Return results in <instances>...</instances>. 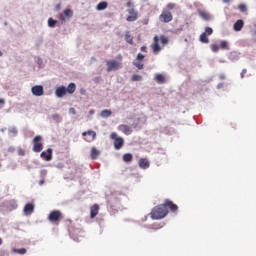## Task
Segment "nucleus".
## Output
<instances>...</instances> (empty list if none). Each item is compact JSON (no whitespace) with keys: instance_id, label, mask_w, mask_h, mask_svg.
Wrapping results in <instances>:
<instances>
[{"instance_id":"f257e3e1","label":"nucleus","mask_w":256,"mask_h":256,"mask_svg":"<svg viewBox=\"0 0 256 256\" xmlns=\"http://www.w3.org/2000/svg\"><path fill=\"white\" fill-rule=\"evenodd\" d=\"M169 209L172 211V213H175L179 207L173 203L171 200H165L163 204H160L158 206H155L150 215L151 219H165L167 215H169Z\"/></svg>"},{"instance_id":"c85d7f7f","label":"nucleus","mask_w":256,"mask_h":256,"mask_svg":"<svg viewBox=\"0 0 256 256\" xmlns=\"http://www.w3.org/2000/svg\"><path fill=\"white\" fill-rule=\"evenodd\" d=\"M64 15H65V17H67L68 19L71 18V17H73V10H71V9H66V10H64Z\"/></svg>"},{"instance_id":"a211bd4d","label":"nucleus","mask_w":256,"mask_h":256,"mask_svg":"<svg viewBox=\"0 0 256 256\" xmlns=\"http://www.w3.org/2000/svg\"><path fill=\"white\" fill-rule=\"evenodd\" d=\"M75 89H77V85H75V83H70L66 88V93H69V95H73V93H75Z\"/></svg>"},{"instance_id":"864d4df0","label":"nucleus","mask_w":256,"mask_h":256,"mask_svg":"<svg viewBox=\"0 0 256 256\" xmlns=\"http://www.w3.org/2000/svg\"><path fill=\"white\" fill-rule=\"evenodd\" d=\"M61 21H65V18L63 16L61 17Z\"/></svg>"},{"instance_id":"f03ea898","label":"nucleus","mask_w":256,"mask_h":256,"mask_svg":"<svg viewBox=\"0 0 256 256\" xmlns=\"http://www.w3.org/2000/svg\"><path fill=\"white\" fill-rule=\"evenodd\" d=\"M159 42L162 43V45H167L169 43V38L165 35L154 36L153 43L151 44V49L155 55L161 52V46L159 45Z\"/></svg>"},{"instance_id":"09e8293b","label":"nucleus","mask_w":256,"mask_h":256,"mask_svg":"<svg viewBox=\"0 0 256 256\" xmlns=\"http://www.w3.org/2000/svg\"><path fill=\"white\" fill-rule=\"evenodd\" d=\"M224 3H230L231 0H223Z\"/></svg>"},{"instance_id":"7ed1b4c3","label":"nucleus","mask_w":256,"mask_h":256,"mask_svg":"<svg viewBox=\"0 0 256 256\" xmlns=\"http://www.w3.org/2000/svg\"><path fill=\"white\" fill-rule=\"evenodd\" d=\"M63 219V213L60 210H53L48 215V221L50 223H55L56 225H59V221H62Z\"/></svg>"},{"instance_id":"c756f323","label":"nucleus","mask_w":256,"mask_h":256,"mask_svg":"<svg viewBox=\"0 0 256 256\" xmlns=\"http://www.w3.org/2000/svg\"><path fill=\"white\" fill-rule=\"evenodd\" d=\"M238 9H239V11H240L241 13H247V5H245V4H240V5L238 6Z\"/></svg>"},{"instance_id":"39448f33","label":"nucleus","mask_w":256,"mask_h":256,"mask_svg":"<svg viewBox=\"0 0 256 256\" xmlns=\"http://www.w3.org/2000/svg\"><path fill=\"white\" fill-rule=\"evenodd\" d=\"M110 138L114 141V148L117 150L121 149L125 144V140H123L121 137H118L117 133L115 132L111 133Z\"/></svg>"},{"instance_id":"37998d69","label":"nucleus","mask_w":256,"mask_h":256,"mask_svg":"<svg viewBox=\"0 0 256 256\" xmlns=\"http://www.w3.org/2000/svg\"><path fill=\"white\" fill-rule=\"evenodd\" d=\"M0 105H5V99L0 98Z\"/></svg>"},{"instance_id":"c9c22d12","label":"nucleus","mask_w":256,"mask_h":256,"mask_svg":"<svg viewBox=\"0 0 256 256\" xmlns=\"http://www.w3.org/2000/svg\"><path fill=\"white\" fill-rule=\"evenodd\" d=\"M175 7H177V4H175V3H168L167 4V9L173 10Z\"/></svg>"},{"instance_id":"a19ab883","label":"nucleus","mask_w":256,"mask_h":256,"mask_svg":"<svg viewBox=\"0 0 256 256\" xmlns=\"http://www.w3.org/2000/svg\"><path fill=\"white\" fill-rule=\"evenodd\" d=\"M70 113H72V115H76L77 111H75V108H70L69 109Z\"/></svg>"},{"instance_id":"7c9ffc66","label":"nucleus","mask_w":256,"mask_h":256,"mask_svg":"<svg viewBox=\"0 0 256 256\" xmlns=\"http://www.w3.org/2000/svg\"><path fill=\"white\" fill-rule=\"evenodd\" d=\"M14 253H19L20 255H25V253H27V249H25V248L14 249Z\"/></svg>"},{"instance_id":"f704fd0d","label":"nucleus","mask_w":256,"mask_h":256,"mask_svg":"<svg viewBox=\"0 0 256 256\" xmlns=\"http://www.w3.org/2000/svg\"><path fill=\"white\" fill-rule=\"evenodd\" d=\"M133 65L137 67V69H143L144 64L141 62H133Z\"/></svg>"},{"instance_id":"9d476101","label":"nucleus","mask_w":256,"mask_h":256,"mask_svg":"<svg viewBox=\"0 0 256 256\" xmlns=\"http://www.w3.org/2000/svg\"><path fill=\"white\" fill-rule=\"evenodd\" d=\"M40 157L45 159V161H51V159H53V149L48 148L47 152H41Z\"/></svg>"},{"instance_id":"4d7b16f0","label":"nucleus","mask_w":256,"mask_h":256,"mask_svg":"<svg viewBox=\"0 0 256 256\" xmlns=\"http://www.w3.org/2000/svg\"><path fill=\"white\" fill-rule=\"evenodd\" d=\"M90 113H91V115H93V110H92V111H90Z\"/></svg>"},{"instance_id":"aec40b11","label":"nucleus","mask_w":256,"mask_h":256,"mask_svg":"<svg viewBox=\"0 0 256 256\" xmlns=\"http://www.w3.org/2000/svg\"><path fill=\"white\" fill-rule=\"evenodd\" d=\"M107 7H109V4L105 1H102L97 5L96 9L97 11H104V9H107Z\"/></svg>"},{"instance_id":"f8f14e48","label":"nucleus","mask_w":256,"mask_h":256,"mask_svg":"<svg viewBox=\"0 0 256 256\" xmlns=\"http://www.w3.org/2000/svg\"><path fill=\"white\" fill-rule=\"evenodd\" d=\"M34 211H35L34 203H27L24 206V215H32Z\"/></svg>"},{"instance_id":"6e6552de","label":"nucleus","mask_w":256,"mask_h":256,"mask_svg":"<svg viewBox=\"0 0 256 256\" xmlns=\"http://www.w3.org/2000/svg\"><path fill=\"white\" fill-rule=\"evenodd\" d=\"M129 16L126 18V20L131 23L133 21H137L139 17V13L135 10V8H129L128 10Z\"/></svg>"},{"instance_id":"4468645a","label":"nucleus","mask_w":256,"mask_h":256,"mask_svg":"<svg viewBox=\"0 0 256 256\" xmlns=\"http://www.w3.org/2000/svg\"><path fill=\"white\" fill-rule=\"evenodd\" d=\"M96 215H99V204H94L90 208V217H91V219H95Z\"/></svg>"},{"instance_id":"a18cd8bd","label":"nucleus","mask_w":256,"mask_h":256,"mask_svg":"<svg viewBox=\"0 0 256 256\" xmlns=\"http://www.w3.org/2000/svg\"><path fill=\"white\" fill-rule=\"evenodd\" d=\"M52 117H53V119H59L60 116H59V114H54Z\"/></svg>"},{"instance_id":"dca6fc26","label":"nucleus","mask_w":256,"mask_h":256,"mask_svg":"<svg viewBox=\"0 0 256 256\" xmlns=\"http://www.w3.org/2000/svg\"><path fill=\"white\" fill-rule=\"evenodd\" d=\"M244 26H245V22L239 19L234 23L233 29L234 31H241V29H243Z\"/></svg>"},{"instance_id":"423d86ee","label":"nucleus","mask_w":256,"mask_h":256,"mask_svg":"<svg viewBox=\"0 0 256 256\" xmlns=\"http://www.w3.org/2000/svg\"><path fill=\"white\" fill-rule=\"evenodd\" d=\"M159 18L162 23H171L173 21V14L169 10H163Z\"/></svg>"},{"instance_id":"2eb2a0df","label":"nucleus","mask_w":256,"mask_h":256,"mask_svg":"<svg viewBox=\"0 0 256 256\" xmlns=\"http://www.w3.org/2000/svg\"><path fill=\"white\" fill-rule=\"evenodd\" d=\"M138 165L140 167V169H149V160L147 158H141L139 161H138Z\"/></svg>"},{"instance_id":"c03bdc74","label":"nucleus","mask_w":256,"mask_h":256,"mask_svg":"<svg viewBox=\"0 0 256 256\" xmlns=\"http://www.w3.org/2000/svg\"><path fill=\"white\" fill-rule=\"evenodd\" d=\"M245 73H247V70H242V73H241V77L243 78L244 77V75H245Z\"/></svg>"},{"instance_id":"2f4dec72","label":"nucleus","mask_w":256,"mask_h":256,"mask_svg":"<svg viewBox=\"0 0 256 256\" xmlns=\"http://www.w3.org/2000/svg\"><path fill=\"white\" fill-rule=\"evenodd\" d=\"M206 36L208 35H213V28L211 27H206L205 31L203 32Z\"/></svg>"},{"instance_id":"f3484780","label":"nucleus","mask_w":256,"mask_h":256,"mask_svg":"<svg viewBox=\"0 0 256 256\" xmlns=\"http://www.w3.org/2000/svg\"><path fill=\"white\" fill-rule=\"evenodd\" d=\"M198 14L204 21H209L211 19V14L206 11L199 10Z\"/></svg>"},{"instance_id":"e433bc0d","label":"nucleus","mask_w":256,"mask_h":256,"mask_svg":"<svg viewBox=\"0 0 256 256\" xmlns=\"http://www.w3.org/2000/svg\"><path fill=\"white\" fill-rule=\"evenodd\" d=\"M9 133H12V135H17L18 131L16 127H12L9 129Z\"/></svg>"},{"instance_id":"20e7f679","label":"nucleus","mask_w":256,"mask_h":256,"mask_svg":"<svg viewBox=\"0 0 256 256\" xmlns=\"http://www.w3.org/2000/svg\"><path fill=\"white\" fill-rule=\"evenodd\" d=\"M41 141H43V137H41V136L34 137V139H33L34 153H41L43 151V143H41Z\"/></svg>"},{"instance_id":"3c124183","label":"nucleus","mask_w":256,"mask_h":256,"mask_svg":"<svg viewBox=\"0 0 256 256\" xmlns=\"http://www.w3.org/2000/svg\"><path fill=\"white\" fill-rule=\"evenodd\" d=\"M0 245H3V239L0 238Z\"/></svg>"},{"instance_id":"cd10ccee","label":"nucleus","mask_w":256,"mask_h":256,"mask_svg":"<svg viewBox=\"0 0 256 256\" xmlns=\"http://www.w3.org/2000/svg\"><path fill=\"white\" fill-rule=\"evenodd\" d=\"M112 114L113 112H111V110H103L101 112V117H111Z\"/></svg>"},{"instance_id":"1a4fd4ad","label":"nucleus","mask_w":256,"mask_h":256,"mask_svg":"<svg viewBox=\"0 0 256 256\" xmlns=\"http://www.w3.org/2000/svg\"><path fill=\"white\" fill-rule=\"evenodd\" d=\"M31 91L32 94L35 95V97H41L45 93L42 85L33 86Z\"/></svg>"},{"instance_id":"393cba45","label":"nucleus","mask_w":256,"mask_h":256,"mask_svg":"<svg viewBox=\"0 0 256 256\" xmlns=\"http://www.w3.org/2000/svg\"><path fill=\"white\" fill-rule=\"evenodd\" d=\"M220 49H223V50H229V42L227 41H222L221 44H220Z\"/></svg>"},{"instance_id":"473e14b6","label":"nucleus","mask_w":256,"mask_h":256,"mask_svg":"<svg viewBox=\"0 0 256 256\" xmlns=\"http://www.w3.org/2000/svg\"><path fill=\"white\" fill-rule=\"evenodd\" d=\"M132 81H141V79H143V77L139 74H134L131 77Z\"/></svg>"},{"instance_id":"6ab92c4d","label":"nucleus","mask_w":256,"mask_h":256,"mask_svg":"<svg viewBox=\"0 0 256 256\" xmlns=\"http://www.w3.org/2000/svg\"><path fill=\"white\" fill-rule=\"evenodd\" d=\"M99 155H101V152L99 150H97V148L92 147V149H91V159L95 160L99 157Z\"/></svg>"},{"instance_id":"6e6d98bb","label":"nucleus","mask_w":256,"mask_h":256,"mask_svg":"<svg viewBox=\"0 0 256 256\" xmlns=\"http://www.w3.org/2000/svg\"><path fill=\"white\" fill-rule=\"evenodd\" d=\"M221 79H225V76H221Z\"/></svg>"},{"instance_id":"9b49d317","label":"nucleus","mask_w":256,"mask_h":256,"mask_svg":"<svg viewBox=\"0 0 256 256\" xmlns=\"http://www.w3.org/2000/svg\"><path fill=\"white\" fill-rule=\"evenodd\" d=\"M55 95L58 98L65 97V95H67V87L60 86V87L56 88Z\"/></svg>"},{"instance_id":"4c0bfd02","label":"nucleus","mask_w":256,"mask_h":256,"mask_svg":"<svg viewBox=\"0 0 256 256\" xmlns=\"http://www.w3.org/2000/svg\"><path fill=\"white\" fill-rule=\"evenodd\" d=\"M137 61H143V59H145V55L139 53L136 57Z\"/></svg>"},{"instance_id":"ea45409f","label":"nucleus","mask_w":256,"mask_h":256,"mask_svg":"<svg viewBox=\"0 0 256 256\" xmlns=\"http://www.w3.org/2000/svg\"><path fill=\"white\" fill-rule=\"evenodd\" d=\"M127 7H129V9H132L133 8V2L129 1L127 2Z\"/></svg>"},{"instance_id":"49530a36","label":"nucleus","mask_w":256,"mask_h":256,"mask_svg":"<svg viewBox=\"0 0 256 256\" xmlns=\"http://www.w3.org/2000/svg\"><path fill=\"white\" fill-rule=\"evenodd\" d=\"M56 9H57V11H59V10L61 9V5L58 4V5L56 6Z\"/></svg>"},{"instance_id":"b1692460","label":"nucleus","mask_w":256,"mask_h":256,"mask_svg":"<svg viewBox=\"0 0 256 256\" xmlns=\"http://www.w3.org/2000/svg\"><path fill=\"white\" fill-rule=\"evenodd\" d=\"M155 79L158 83H165V76L163 74H157Z\"/></svg>"},{"instance_id":"603ef678","label":"nucleus","mask_w":256,"mask_h":256,"mask_svg":"<svg viewBox=\"0 0 256 256\" xmlns=\"http://www.w3.org/2000/svg\"><path fill=\"white\" fill-rule=\"evenodd\" d=\"M0 57H3V52H1V50H0Z\"/></svg>"},{"instance_id":"de8ad7c7","label":"nucleus","mask_w":256,"mask_h":256,"mask_svg":"<svg viewBox=\"0 0 256 256\" xmlns=\"http://www.w3.org/2000/svg\"><path fill=\"white\" fill-rule=\"evenodd\" d=\"M9 151H10L11 153H13V151H15V149H14V148H9Z\"/></svg>"},{"instance_id":"58836bf2","label":"nucleus","mask_w":256,"mask_h":256,"mask_svg":"<svg viewBox=\"0 0 256 256\" xmlns=\"http://www.w3.org/2000/svg\"><path fill=\"white\" fill-rule=\"evenodd\" d=\"M18 155H20L21 157H23V155H25V151L23 150V148L18 149Z\"/></svg>"},{"instance_id":"a878e982","label":"nucleus","mask_w":256,"mask_h":256,"mask_svg":"<svg viewBox=\"0 0 256 256\" xmlns=\"http://www.w3.org/2000/svg\"><path fill=\"white\" fill-rule=\"evenodd\" d=\"M57 25V20H54L53 18L48 19V27H55Z\"/></svg>"},{"instance_id":"5fc2aeb1","label":"nucleus","mask_w":256,"mask_h":256,"mask_svg":"<svg viewBox=\"0 0 256 256\" xmlns=\"http://www.w3.org/2000/svg\"><path fill=\"white\" fill-rule=\"evenodd\" d=\"M81 93H82V95H83V93H85V90H84V89H82V90H81Z\"/></svg>"},{"instance_id":"8fccbe9b","label":"nucleus","mask_w":256,"mask_h":256,"mask_svg":"<svg viewBox=\"0 0 256 256\" xmlns=\"http://www.w3.org/2000/svg\"><path fill=\"white\" fill-rule=\"evenodd\" d=\"M45 183V180L40 181V185H43Z\"/></svg>"},{"instance_id":"72a5a7b5","label":"nucleus","mask_w":256,"mask_h":256,"mask_svg":"<svg viewBox=\"0 0 256 256\" xmlns=\"http://www.w3.org/2000/svg\"><path fill=\"white\" fill-rule=\"evenodd\" d=\"M220 49V46L217 45V44H212L211 45V50L214 52V53H217V51H219Z\"/></svg>"},{"instance_id":"4be33fe9","label":"nucleus","mask_w":256,"mask_h":256,"mask_svg":"<svg viewBox=\"0 0 256 256\" xmlns=\"http://www.w3.org/2000/svg\"><path fill=\"white\" fill-rule=\"evenodd\" d=\"M124 39L129 43V45H133V36H131V32L127 31L125 33Z\"/></svg>"},{"instance_id":"5701e85b","label":"nucleus","mask_w":256,"mask_h":256,"mask_svg":"<svg viewBox=\"0 0 256 256\" xmlns=\"http://www.w3.org/2000/svg\"><path fill=\"white\" fill-rule=\"evenodd\" d=\"M82 135L83 137H87V135H90V137H92L93 140H95V138L97 137V133L93 130H89L88 132H83Z\"/></svg>"},{"instance_id":"bb28decb","label":"nucleus","mask_w":256,"mask_h":256,"mask_svg":"<svg viewBox=\"0 0 256 256\" xmlns=\"http://www.w3.org/2000/svg\"><path fill=\"white\" fill-rule=\"evenodd\" d=\"M201 43H209V38L204 34V32L200 35Z\"/></svg>"},{"instance_id":"79ce46f5","label":"nucleus","mask_w":256,"mask_h":256,"mask_svg":"<svg viewBox=\"0 0 256 256\" xmlns=\"http://www.w3.org/2000/svg\"><path fill=\"white\" fill-rule=\"evenodd\" d=\"M141 51H143V53H147V46H142Z\"/></svg>"},{"instance_id":"0eeeda50","label":"nucleus","mask_w":256,"mask_h":256,"mask_svg":"<svg viewBox=\"0 0 256 256\" xmlns=\"http://www.w3.org/2000/svg\"><path fill=\"white\" fill-rule=\"evenodd\" d=\"M107 65V71H117L118 69H121V63L115 60H108L106 61Z\"/></svg>"},{"instance_id":"ddd939ff","label":"nucleus","mask_w":256,"mask_h":256,"mask_svg":"<svg viewBox=\"0 0 256 256\" xmlns=\"http://www.w3.org/2000/svg\"><path fill=\"white\" fill-rule=\"evenodd\" d=\"M118 129H119V131L124 133V135H131V133H133V131L131 130V127H129V125L122 124L118 127Z\"/></svg>"},{"instance_id":"412c9836","label":"nucleus","mask_w":256,"mask_h":256,"mask_svg":"<svg viewBox=\"0 0 256 256\" xmlns=\"http://www.w3.org/2000/svg\"><path fill=\"white\" fill-rule=\"evenodd\" d=\"M122 159H123L124 163H131V161H133V154L126 153L123 155Z\"/></svg>"}]
</instances>
